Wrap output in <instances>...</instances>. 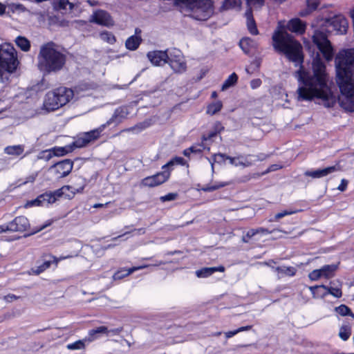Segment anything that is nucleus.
<instances>
[{
  "instance_id": "ddd939ff",
  "label": "nucleus",
  "mask_w": 354,
  "mask_h": 354,
  "mask_svg": "<svg viewBox=\"0 0 354 354\" xmlns=\"http://www.w3.org/2000/svg\"><path fill=\"white\" fill-rule=\"evenodd\" d=\"M324 25L331 26L333 30L338 34H345L348 29V22L346 19L342 15H337L332 18L325 19Z\"/></svg>"
},
{
  "instance_id": "9d476101",
  "label": "nucleus",
  "mask_w": 354,
  "mask_h": 354,
  "mask_svg": "<svg viewBox=\"0 0 354 354\" xmlns=\"http://www.w3.org/2000/svg\"><path fill=\"white\" fill-rule=\"evenodd\" d=\"M337 268L338 266L336 264L325 265L319 269H315L310 272L308 274V278L314 281L321 278L328 279L334 277Z\"/></svg>"
},
{
  "instance_id": "774afa93",
  "label": "nucleus",
  "mask_w": 354,
  "mask_h": 354,
  "mask_svg": "<svg viewBox=\"0 0 354 354\" xmlns=\"http://www.w3.org/2000/svg\"><path fill=\"white\" fill-rule=\"evenodd\" d=\"M238 333H239L238 329L235 330L228 331V332L225 333V337L227 338H230V337H232V336L235 335Z\"/></svg>"
},
{
  "instance_id": "bb28decb",
  "label": "nucleus",
  "mask_w": 354,
  "mask_h": 354,
  "mask_svg": "<svg viewBox=\"0 0 354 354\" xmlns=\"http://www.w3.org/2000/svg\"><path fill=\"white\" fill-rule=\"evenodd\" d=\"M338 285H335V281L330 282V287L326 286L327 295L330 294L336 298H340L342 296V285L339 281H336Z\"/></svg>"
},
{
  "instance_id": "6ab92c4d",
  "label": "nucleus",
  "mask_w": 354,
  "mask_h": 354,
  "mask_svg": "<svg viewBox=\"0 0 354 354\" xmlns=\"http://www.w3.org/2000/svg\"><path fill=\"white\" fill-rule=\"evenodd\" d=\"M82 190L83 187H80V189H75L72 186L64 185L60 189H58L55 192H51V194L55 197V202L58 198L62 196L64 194H66V196L68 198H71L75 194L76 192H80Z\"/></svg>"
},
{
  "instance_id": "e433bc0d",
  "label": "nucleus",
  "mask_w": 354,
  "mask_h": 354,
  "mask_svg": "<svg viewBox=\"0 0 354 354\" xmlns=\"http://www.w3.org/2000/svg\"><path fill=\"white\" fill-rule=\"evenodd\" d=\"M150 125H151L150 120H145L142 122H140V123L136 124L135 126H133L132 127H130L126 130H123L122 131H126L140 132V131L145 129L146 128L149 127Z\"/></svg>"
},
{
  "instance_id": "de8ad7c7",
  "label": "nucleus",
  "mask_w": 354,
  "mask_h": 354,
  "mask_svg": "<svg viewBox=\"0 0 354 354\" xmlns=\"http://www.w3.org/2000/svg\"><path fill=\"white\" fill-rule=\"evenodd\" d=\"M204 142L202 141V143L200 145H193L191 147H189V150L192 153H201L205 149V146L203 144Z\"/></svg>"
},
{
  "instance_id": "69168bd1",
  "label": "nucleus",
  "mask_w": 354,
  "mask_h": 354,
  "mask_svg": "<svg viewBox=\"0 0 354 354\" xmlns=\"http://www.w3.org/2000/svg\"><path fill=\"white\" fill-rule=\"evenodd\" d=\"M283 167L282 165H277V164H274V165H270L268 170L266 171V173H268L270 171H276V170H278L279 169H281Z\"/></svg>"
},
{
  "instance_id": "5701e85b",
  "label": "nucleus",
  "mask_w": 354,
  "mask_h": 354,
  "mask_svg": "<svg viewBox=\"0 0 354 354\" xmlns=\"http://www.w3.org/2000/svg\"><path fill=\"white\" fill-rule=\"evenodd\" d=\"M109 329L104 326H99L96 328L91 329L88 331L87 341L93 342L100 335L105 334L109 335Z\"/></svg>"
},
{
  "instance_id": "13d9d810",
  "label": "nucleus",
  "mask_w": 354,
  "mask_h": 354,
  "mask_svg": "<svg viewBox=\"0 0 354 354\" xmlns=\"http://www.w3.org/2000/svg\"><path fill=\"white\" fill-rule=\"evenodd\" d=\"M224 129V127L222 125L221 122H216L213 127H212V129L214 132H216V133H220L222 131H223Z\"/></svg>"
},
{
  "instance_id": "37998d69",
  "label": "nucleus",
  "mask_w": 354,
  "mask_h": 354,
  "mask_svg": "<svg viewBox=\"0 0 354 354\" xmlns=\"http://www.w3.org/2000/svg\"><path fill=\"white\" fill-rule=\"evenodd\" d=\"M228 183H223V182H221V183H216L214 185H207L205 186H204L203 187L201 188V190L204 191V192H212V191H214V190H216V189H218L221 187H223L226 185H227Z\"/></svg>"
},
{
  "instance_id": "a878e982",
  "label": "nucleus",
  "mask_w": 354,
  "mask_h": 354,
  "mask_svg": "<svg viewBox=\"0 0 354 354\" xmlns=\"http://www.w3.org/2000/svg\"><path fill=\"white\" fill-rule=\"evenodd\" d=\"M216 271L224 272L225 268L222 266L218 267L203 268L196 270V274L198 277H207Z\"/></svg>"
},
{
  "instance_id": "6e6d98bb",
  "label": "nucleus",
  "mask_w": 354,
  "mask_h": 354,
  "mask_svg": "<svg viewBox=\"0 0 354 354\" xmlns=\"http://www.w3.org/2000/svg\"><path fill=\"white\" fill-rule=\"evenodd\" d=\"M40 205H42V203L41 202V199L39 198V196L34 200L28 201L26 205V207L40 206Z\"/></svg>"
},
{
  "instance_id": "20e7f679",
  "label": "nucleus",
  "mask_w": 354,
  "mask_h": 354,
  "mask_svg": "<svg viewBox=\"0 0 354 354\" xmlns=\"http://www.w3.org/2000/svg\"><path fill=\"white\" fill-rule=\"evenodd\" d=\"M73 96L71 88L60 86L46 94L42 109L48 112L56 111L69 102Z\"/></svg>"
},
{
  "instance_id": "4468645a",
  "label": "nucleus",
  "mask_w": 354,
  "mask_h": 354,
  "mask_svg": "<svg viewBox=\"0 0 354 354\" xmlns=\"http://www.w3.org/2000/svg\"><path fill=\"white\" fill-rule=\"evenodd\" d=\"M170 172L168 170H164L153 176L145 178L142 180V185L145 187H155L165 183L168 180Z\"/></svg>"
},
{
  "instance_id": "f3484780",
  "label": "nucleus",
  "mask_w": 354,
  "mask_h": 354,
  "mask_svg": "<svg viewBox=\"0 0 354 354\" xmlns=\"http://www.w3.org/2000/svg\"><path fill=\"white\" fill-rule=\"evenodd\" d=\"M340 169L339 165L330 166L322 169L315 171H306L304 174L306 176H310L313 178H320L327 175L337 171Z\"/></svg>"
},
{
  "instance_id": "1a4fd4ad",
  "label": "nucleus",
  "mask_w": 354,
  "mask_h": 354,
  "mask_svg": "<svg viewBox=\"0 0 354 354\" xmlns=\"http://www.w3.org/2000/svg\"><path fill=\"white\" fill-rule=\"evenodd\" d=\"M73 162L68 159L58 162L49 168V171L57 179H60L68 176L72 171Z\"/></svg>"
},
{
  "instance_id": "a18cd8bd",
  "label": "nucleus",
  "mask_w": 354,
  "mask_h": 354,
  "mask_svg": "<svg viewBox=\"0 0 354 354\" xmlns=\"http://www.w3.org/2000/svg\"><path fill=\"white\" fill-rule=\"evenodd\" d=\"M8 73H10L0 64V84L2 86L6 84L8 80Z\"/></svg>"
},
{
  "instance_id": "49530a36",
  "label": "nucleus",
  "mask_w": 354,
  "mask_h": 354,
  "mask_svg": "<svg viewBox=\"0 0 354 354\" xmlns=\"http://www.w3.org/2000/svg\"><path fill=\"white\" fill-rule=\"evenodd\" d=\"M227 155L224 153H216L213 156V162H211L212 167H213L214 162H224L226 160Z\"/></svg>"
},
{
  "instance_id": "c756f323",
  "label": "nucleus",
  "mask_w": 354,
  "mask_h": 354,
  "mask_svg": "<svg viewBox=\"0 0 354 354\" xmlns=\"http://www.w3.org/2000/svg\"><path fill=\"white\" fill-rule=\"evenodd\" d=\"M15 42L17 47H19L24 52H28L30 49V42L25 37L18 36L15 39Z\"/></svg>"
},
{
  "instance_id": "4be33fe9",
  "label": "nucleus",
  "mask_w": 354,
  "mask_h": 354,
  "mask_svg": "<svg viewBox=\"0 0 354 354\" xmlns=\"http://www.w3.org/2000/svg\"><path fill=\"white\" fill-rule=\"evenodd\" d=\"M259 159L253 155L242 156L239 155L237 156V162L236 167H248L252 166L256 161Z\"/></svg>"
},
{
  "instance_id": "2f4dec72",
  "label": "nucleus",
  "mask_w": 354,
  "mask_h": 354,
  "mask_svg": "<svg viewBox=\"0 0 354 354\" xmlns=\"http://www.w3.org/2000/svg\"><path fill=\"white\" fill-rule=\"evenodd\" d=\"M24 151V147L21 145L8 146L4 149V153L10 156H20Z\"/></svg>"
},
{
  "instance_id": "c03bdc74",
  "label": "nucleus",
  "mask_w": 354,
  "mask_h": 354,
  "mask_svg": "<svg viewBox=\"0 0 354 354\" xmlns=\"http://www.w3.org/2000/svg\"><path fill=\"white\" fill-rule=\"evenodd\" d=\"M335 312L341 316L350 315L351 309L346 305L342 304L335 308Z\"/></svg>"
},
{
  "instance_id": "4d7b16f0",
  "label": "nucleus",
  "mask_w": 354,
  "mask_h": 354,
  "mask_svg": "<svg viewBox=\"0 0 354 354\" xmlns=\"http://www.w3.org/2000/svg\"><path fill=\"white\" fill-rule=\"evenodd\" d=\"M247 4L251 8L252 6H261L264 3V0H246Z\"/></svg>"
},
{
  "instance_id": "423d86ee",
  "label": "nucleus",
  "mask_w": 354,
  "mask_h": 354,
  "mask_svg": "<svg viewBox=\"0 0 354 354\" xmlns=\"http://www.w3.org/2000/svg\"><path fill=\"white\" fill-rule=\"evenodd\" d=\"M0 64L9 73L16 70L18 64L17 51L12 44L5 43L0 46Z\"/></svg>"
},
{
  "instance_id": "a211bd4d",
  "label": "nucleus",
  "mask_w": 354,
  "mask_h": 354,
  "mask_svg": "<svg viewBox=\"0 0 354 354\" xmlns=\"http://www.w3.org/2000/svg\"><path fill=\"white\" fill-rule=\"evenodd\" d=\"M286 28L292 32L302 35L305 32L306 24L299 18H294L288 22Z\"/></svg>"
},
{
  "instance_id": "bf43d9fd",
  "label": "nucleus",
  "mask_w": 354,
  "mask_h": 354,
  "mask_svg": "<svg viewBox=\"0 0 354 354\" xmlns=\"http://www.w3.org/2000/svg\"><path fill=\"white\" fill-rule=\"evenodd\" d=\"M183 160V159L180 157H177L175 159L172 160H170L169 162H168L166 165H165L163 167H162V169L166 170V168L169 167V166H171L174 164V162H176V163H178V164H180L182 162V161Z\"/></svg>"
},
{
  "instance_id": "f704fd0d",
  "label": "nucleus",
  "mask_w": 354,
  "mask_h": 354,
  "mask_svg": "<svg viewBox=\"0 0 354 354\" xmlns=\"http://www.w3.org/2000/svg\"><path fill=\"white\" fill-rule=\"evenodd\" d=\"M307 9L304 11H301L299 13V15L301 17L306 16L312 11L317 9L318 7V1L317 0H307Z\"/></svg>"
},
{
  "instance_id": "412c9836",
  "label": "nucleus",
  "mask_w": 354,
  "mask_h": 354,
  "mask_svg": "<svg viewBox=\"0 0 354 354\" xmlns=\"http://www.w3.org/2000/svg\"><path fill=\"white\" fill-rule=\"evenodd\" d=\"M239 46L245 54H250L258 48V44L249 37H245L240 40Z\"/></svg>"
},
{
  "instance_id": "864d4df0",
  "label": "nucleus",
  "mask_w": 354,
  "mask_h": 354,
  "mask_svg": "<svg viewBox=\"0 0 354 354\" xmlns=\"http://www.w3.org/2000/svg\"><path fill=\"white\" fill-rule=\"evenodd\" d=\"M218 133L214 132L213 130L209 131V132L207 135H203L202 136V141L206 142L208 140H211L213 138L217 136Z\"/></svg>"
},
{
  "instance_id": "e2e57ef3",
  "label": "nucleus",
  "mask_w": 354,
  "mask_h": 354,
  "mask_svg": "<svg viewBox=\"0 0 354 354\" xmlns=\"http://www.w3.org/2000/svg\"><path fill=\"white\" fill-rule=\"evenodd\" d=\"M261 84V80L260 79H254L252 80L250 82V86L252 88H257L259 87Z\"/></svg>"
},
{
  "instance_id": "393cba45",
  "label": "nucleus",
  "mask_w": 354,
  "mask_h": 354,
  "mask_svg": "<svg viewBox=\"0 0 354 354\" xmlns=\"http://www.w3.org/2000/svg\"><path fill=\"white\" fill-rule=\"evenodd\" d=\"M129 112L127 107H126V106L120 107L115 111L113 116L111 117V118L109 120L107 121L106 124L109 125L111 123L115 121L118 118L120 119L119 122H120V120L122 119L126 118L127 116L129 115Z\"/></svg>"
},
{
  "instance_id": "9b49d317",
  "label": "nucleus",
  "mask_w": 354,
  "mask_h": 354,
  "mask_svg": "<svg viewBox=\"0 0 354 354\" xmlns=\"http://www.w3.org/2000/svg\"><path fill=\"white\" fill-rule=\"evenodd\" d=\"M89 22L106 27L114 25V21L111 15L102 9H97L93 12L89 17Z\"/></svg>"
},
{
  "instance_id": "a19ab883",
  "label": "nucleus",
  "mask_w": 354,
  "mask_h": 354,
  "mask_svg": "<svg viewBox=\"0 0 354 354\" xmlns=\"http://www.w3.org/2000/svg\"><path fill=\"white\" fill-rule=\"evenodd\" d=\"M42 205L55 203V197L51 192H46L39 195Z\"/></svg>"
},
{
  "instance_id": "dca6fc26",
  "label": "nucleus",
  "mask_w": 354,
  "mask_h": 354,
  "mask_svg": "<svg viewBox=\"0 0 354 354\" xmlns=\"http://www.w3.org/2000/svg\"><path fill=\"white\" fill-rule=\"evenodd\" d=\"M147 57L150 62L156 66H162L167 62L169 55L166 51L154 50L147 53Z\"/></svg>"
},
{
  "instance_id": "5fc2aeb1",
  "label": "nucleus",
  "mask_w": 354,
  "mask_h": 354,
  "mask_svg": "<svg viewBox=\"0 0 354 354\" xmlns=\"http://www.w3.org/2000/svg\"><path fill=\"white\" fill-rule=\"evenodd\" d=\"M68 150L65 147H57L53 149L55 156H64L68 153Z\"/></svg>"
},
{
  "instance_id": "72a5a7b5",
  "label": "nucleus",
  "mask_w": 354,
  "mask_h": 354,
  "mask_svg": "<svg viewBox=\"0 0 354 354\" xmlns=\"http://www.w3.org/2000/svg\"><path fill=\"white\" fill-rule=\"evenodd\" d=\"M223 107V103L221 101L218 100L214 102L209 104L207 107V113L213 115L219 112Z\"/></svg>"
},
{
  "instance_id": "6e6552de",
  "label": "nucleus",
  "mask_w": 354,
  "mask_h": 354,
  "mask_svg": "<svg viewBox=\"0 0 354 354\" xmlns=\"http://www.w3.org/2000/svg\"><path fill=\"white\" fill-rule=\"evenodd\" d=\"M167 62L175 73H183L187 70L184 57L178 50L174 49L169 53Z\"/></svg>"
},
{
  "instance_id": "58836bf2",
  "label": "nucleus",
  "mask_w": 354,
  "mask_h": 354,
  "mask_svg": "<svg viewBox=\"0 0 354 354\" xmlns=\"http://www.w3.org/2000/svg\"><path fill=\"white\" fill-rule=\"evenodd\" d=\"M351 335V328L350 326L344 325L339 328V336L342 340H347L350 337Z\"/></svg>"
},
{
  "instance_id": "603ef678",
  "label": "nucleus",
  "mask_w": 354,
  "mask_h": 354,
  "mask_svg": "<svg viewBox=\"0 0 354 354\" xmlns=\"http://www.w3.org/2000/svg\"><path fill=\"white\" fill-rule=\"evenodd\" d=\"M255 235V232L253 229H251L247 232L245 236L242 237V241L244 243H248L250 239Z\"/></svg>"
},
{
  "instance_id": "052dcab7",
  "label": "nucleus",
  "mask_w": 354,
  "mask_h": 354,
  "mask_svg": "<svg viewBox=\"0 0 354 354\" xmlns=\"http://www.w3.org/2000/svg\"><path fill=\"white\" fill-rule=\"evenodd\" d=\"M253 230L255 232V235L257 234H270L274 231V230L272 231H269L268 229L263 227L253 229Z\"/></svg>"
},
{
  "instance_id": "f03ea898",
  "label": "nucleus",
  "mask_w": 354,
  "mask_h": 354,
  "mask_svg": "<svg viewBox=\"0 0 354 354\" xmlns=\"http://www.w3.org/2000/svg\"><path fill=\"white\" fill-rule=\"evenodd\" d=\"M336 82L342 95L354 97V48L339 50L335 57Z\"/></svg>"
},
{
  "instance_id": "338daca9",
  "label": "nucleus",
  "mask_w": 354,
  "mask_h": 354,
  "mask_svg": "<svg viewBox=\"0 0 354 354\" xmlns=\"http://www.w3.org/2000/svg\"><path fill=\"white\" fill-rule=\"evenodd\" d=\"M109 330V333H111L113 335H119L122 332V327L121 328H113V329Z\"/></svg>"
},
{
  "instance_id": "ea45409f",
  "label": "nucleus",
  "mask_w": 354,
  "mask_h": 354,
  "mask_svg": "<svg viewBox=\"0 0 354 354\" xmlns=\"http://www.w3.org/2000/svg\"><path fill=\"white\" fill-rule=\"evenodd\" d=\"M87 339L77 340L73 343L67 344L66 348L68 350H84L86 348L85 341Z\"/></svg>"
},
{
  "instance_id": "8fccbe9b",
  "label": "nucleus",
  "mask_w": 354,
  "mask_h": 354,
  "mask_svg": "<svg viewBox=\"0 0 354 354\" xmlns=\"http://www.w3.org/2000/svg\"><path fill=\"white\" fill-rule=\"evenodd\" d=\"M178 196L177 194L175 193H169L167 195L162 196L160 198V200L162 202L171 201L175 200Z\"/></svg>"
},
{
  "instance_id": "3c124183",
  "label": "nucleus",
  "mask_w": 354,
  "mask_h": 354,
  "mask_svg": "<svg viewBox=\"0 0 354 354\" xmlns=\"http://www.w3.org/2000/svg\"><path fill=\"white\" fill-rule=\"evenodd\" d=\"M295 212H292V211H288V210H284V211H282L281 212H279L277 213L275 216H274V221H277L281 218H283V216H287V215H290L293 213H295ZM270 221H274V220L271 219L270 220Z\"/></svg>"
},
{
  "instance_id": "0eeeda50",
  "label": "nucleus",
  "mask_w": 354,
  "mask_h": 354,
  "mask_svg": "<svg viewBox=\"0 0 354 354\" xmlns=\"http://www.w3.org/2000/svg\"><path fill=\"white\" fill-rule=\"evenodd\" d=\"M313 43L317 46L320 53L327 62L333 59L334 50L327 35L320 30H315L313 36Z\"/></svg>"
},
{
  "instance_id": "0e129e2a",
  "label": "nucleus",
  "mask_w": 354,
  "mask_h": 354,
  "mask_svg": "<svg viewBox=\"0 0 354 354\" xmlns=\"http://www.w3.org/2000/svg\"><path fill=\"white\" fill-rule=\"evenodd\" d=\"M19 298V297L16 296L13 294H8L4 297V300L7 302H11L14 300H17Z\"/></svg>"
},
{
  "instance_id": "473e14b6",
  "label": "nucleus",
  "mask_w": 354,
  "mask_h": 354,
  "mask_svg": "<svg viewBox=\"0 0 354 354\" xmlns=\"http://www.w3.org/2000/svg\"><path fill=\"white\" fill-rule=\"evenodd\" d=\"M273 269L277 272L279 274H281L282 275H286L292 277L295 275L297 272V269L292 266L288 267H276L273 268Z\"/></svg>"
},
{
  "instance_id": "7ed1b4c3",
  "label": "nucleus",
  "mask_w": 354,
  "mask_h": 354,
  "mask_svg": "<svg viewBox=\"0 0 354 354\" xmlns=\"http://www.w3.org/2000/svg\"><path fill=\"white\" fill-rule=\"evenodd\" d=\"M66 56L53 42H48L40 47L37 55L38 69L44 74L56 73L63 69Z\"/></svg>"
},
{
  "instance_id": "f257e3e1",
  "label": "nucleus",
  "mask_w": 354,
  "mask_h": 354,
  "mask_svg": "<svg viewBox=\"0 0 354 354\" xmlns=\"http://www.w3.org/2000/svg\"><path fill=\"white\" fill-rule=\"evenodd\" d=\"M272 45L279 53H283L287 59L300 66L295 76L300 83L297 88L298 100H312L314 98L328 100L332 96L328 85V74L326 66L319 53L313 57L311 72L303 69L304 56L301 44L283 30H275L272 35Z\"/></svg>"
},
{
  "instance_id": "c85d7f7f",
  "label": "nucleus",
  "mask_w": 354,
  "mask_h": 354,
  "mask_svg": "<svg viewBox=\"0 0 354 354\" xmlns=\"http://www.w3.org/2000/svg\"><path fill=\"white\" fill-rule=\"evenodd\" d=\"M309 289L314 299L324 298L327 295L326 286H310Z\"/></svg>"
},
{
  "instance_id": "79ce46f5",
  "label": "nucleus",
  "mask_w": 354,
  "mask_h": 354,
  "mask_svg": "<svg viewBox=\"0 0 354 354\" xmlns=\"http://www.w3.org/2000/svg\"><path fill=\"white\" fill-rule=\"evenodd\" d=\"M100 37L102 40L111 44H114L116 41L115 37L111 32L108 31L101 32Z\"/></svg>"
},
{
  "instance_id": "680f3d73",
  "label": "nucleus",
  "mask_w": 354,
  "mask_h": 354,
  "mask_svg": "<svg viewBox=\"0 0 354 354\" xmlns=\"http://www.w3.org/2000/svg\"><path fill=\"white\" fill-rule=\"evenodd\" d=\"M348 180H346V179H342L341 180V183L340 185L338 186L337 189L338 190L341 191V192H344L346 189V187H347V185H348Z\"/></svg>"
},
{
  "instance_id": "2eb2a0df",
  "label": "nucleus",
  "mask_w": 354,
  "mask_h": 354,
  "mask_svg": "<svg viewBox=\"0 0 354 354\" xmlns=\"http://www.w3.org/2000/svg\"><path fill=\"white\" fill-rule=\"evenodd\" d=\"M8 224L10 231L12 232H24L26 231L30 226L28 218L24 216L16 217Z\"/></svg>"
},
{
  "instance_id": "cd10ccee",
  "label": "nucleus",
  "mask_w": 354,
  "mask_h": 354,
  "mask_svg": "<svg viewBox=\"0 0 354 354\" xmlns=\"http://www.w3.org/2000/svg\"><path fill=\"white\" fill-rule=\"evenodd\" d=\"M147 266L143 265L138 267H132L128 270H120L118 272H116L113 276V278L114 280H119L122 279V278L129 276L131 273H133L134 271L143 269L145 268H147Z\"/></svg>"
},
{
  "instance_id": "b1692460",
  "label": "nucleus",
  "mask_w": 354,
  "mask_h": 354,
  "mask_svg": "<svg viewBox=\"0 0 354 354\" xmlns=\"http://www.w3.org/2000/svg\"><path fill=\"white\" fill-rule=\"evenodd\" d=\"M245 17L247 19V26L249 32L254 35H257L259 33L258 29L257 28L255 21L252 17V9L248 8L245 12Z\"/></svg>"
},
{
  "instance_id": "39448f33",
  "label": "nucleus",
  "mask_w": 354,
  "mask_h": 354,
  "mask_svg": "<svg viewBox=\"0 0 354 354\" xmlns=\"http://www.w3.org/2000/svg\"><path fill=\"white\" fill-rule=\"evenodd\" d=\"M192 11V17L201 21H205L214 14L212 0H180Z\"/></svg>"
},
{
  "instance_id": "f8f14e48",
  "label": "nucleus",
  "mask_w": 354,
  "mask_h": 354,
  "mask_svg": "<svg viewBox=\"0 0 354 354\" xmlns=\"http://www.w3.org/2000/svg\"><path fill=\"white\" fill-rule=\"evenodd\" d=\"M106 124H103L100 127L90 131L88 132L84 133L80 136L75 142L74 145L76 147L80 148L86 146L88 143L96 140L100 138L102 131L106 127Z\"/></svg>"
},
{
  "instance_id": "7c9ffc66",
  "label": "nucleus",
  "mask_w": 354,
  "mask_h": 354,
  "mask_svg": "<svg viewBox=\"0 0 354 354\" xmlns=\"http://www.w3.org/2000/svg\"><path fill=\"white\" fill-rule=\"evenodd\" d=\"M241 0H223L221 6V10H227L231 9L240 8Z\"/></svg>"
},
{
  "instance_id": "09e8293b",
  "label": "nucleus",
  "mask_w": 354,
  "mask_h": 354,
  "mask_svg": "<svg viewBox=\"0 0 354 354\" xmlns=\"http://www.w3.org/2000/svg\"><path fill=\"white\" fill-rule=\"evenodd\" d=\"M50 261H46L44 262L41 266H38L37 270H35L34 272L37 274H39L41 272H44L47 268H48L50 267Z\"/></svg>"
},
{
  "instance_id": "aec40b11",
  "label": "nucleus",
  "mask_w": 354,
  "mask_h": 354,
  "mask_svg": "<svg viewBox=\"0 0 354 354\" xmlns=\"http://www.w3.org/2000/svg\"><path fill=\"white\" fill-rule=\"evenodd\" d=\"M142 31L140 28L135 29V35L129 37L125 41V46L129 50H136L141 44L142 39L140 36Z\"/></svg>"
},
{
  "instance_id": "4c0bfd02",
  "label": "nucleus",
  "mask_w": 354,
  "mask_h": 354,
  "mask_svg": "<svg viewBox=\"0 0 354 354\" xmlns=\"http://www.w3.org/2000/svg\"><path fill=\"white\" fill-rule=\"evenodd\" d=\"M67 6H69V10H71L73 8V4L68 0H55L54 6L56 9L66 10Z\"/></svg>"
},
{
  "instance_id": "c9c22d12",
  "label": "nucleus",
  "mask_w": 354,
  "mask_h": 354,
  "mask_svg": "<svg viewBox=\"0 0 354 354\" xmlns=\"http://www.w3.org/2000/svg\"><path fill=\"white\" fill-rule=\"evenodd\" d=\"M238 80V76L235 73L231 74L228 78L223 82L221 90L225 91L230 88V86H234Z\"/></svg>"
}]
</instances>
